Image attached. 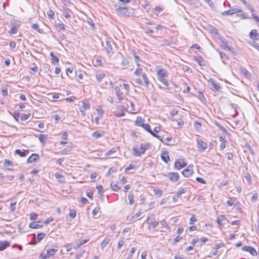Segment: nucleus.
<instances>
[{
  "label": "nucleus",
  "mask_w": 259,
  "mask_h": 259,
  "mask_svg": "<svg viewBox=\"0 0 259 259\" xmlns=\"http://www.w3.org/2000/svg\"><path fill=\"white\" fill-rule=\"evenodd\" d=\"M215 124L219 128L221 131L224 133H227V130L223 126H222L220 123L217 121H215Z\"/></svg>",
  "instance_id": "c756f323"
},
{
  "label": "nucleus",
  "mask_w": 259,
  "mask_h": 259,
  "mask_svg": "<svg viewBox=\"0 0 259 259\" xmlns=\"http://www.w3.org/2000/svg\"><path fill=\"white\" fill-rule=\"evenodd\" d=\"M13 116L15 118V119H16L17 121H18V118L20 117L19 113L18 111H14L13 114Z\"/></svg>",
  "instance_id": "680f3d73"
},
{
  "label": "nucleus",
  "mask_w": 259,
  "mask_h": 259,
  "mask_svg": "<svg viewBox=\"0 0 259 259\" xmlns=\"http://www.w3.org/2000/svg\"><path fill=\"white\" fill-rule=\"evenodd\" d=\"M134 196L133 195H131V194H129L128 196V198L129 199V203L131 205H132L134 202V200H133Z\"/></svg>",
  "instance_id": "4d7b16f0"
},
{
  "label": "nucleus",
  "mask_w": 259,
  "mask_h": 259,
  "mask_svg": "<svg viewBox=\"0 0 259 259\" xmlns=\"http://www.w3.org/2000/svg\"><path fill=\"white\" fill-rule=\"evenodd\" d=\"M250 37L255 40L259 39V33L255 29L252 30L250 32Z\"/></svg>",
  "instance_id": "4468645a"
},
{
  "label": "nucleus",
  "mask_w": 259,
  "mask_h": 259,
  "mask_svg": "<svg viewBox=\"0 0 259 259\" xmlns=\"http://www.w3.org/2000/svg\"><path fill=\"white\" fill-rule=\"evenodd\" d=\"M4 164L5 167L9 170L12 169V167L13 165V163L11 161L7 159L5 160Z\"/></svg>",
  "instance_id": "b1692460"
},
{
  "label": "nucleus",
  "mask_w": 259,
  "mask_h": 259,
  "mask_svg": "<svg viewBox=\"0 0 259 259\" xmlns=\"http://www.w3.org/2000/svg\"><path fill=\"white\" fill-rule=\"evenodd\" d=\"M240 71L241 73L246 77H248L250 75V74L248 72V71L245 68H240Z\"/></svg>",
  "instance_id": "72a5a7b5"
},
{
  "label": "nucleus",
  "mask_w": 259,
  "mask_h": 259,
  "mask_svg": "<svg viewBox=\"0 0 259 259\" xmlns=\"http://www.w3.org/2000/svg\"><path fill=\"white\" fill-rule=\"evenodd\" d=\"M100 210V207L99 206L96 207L92 212V214L94 217H96L97 213Z\"/></svg>",
  "instance_id": "bf43d9fd"
},
{
  "label": "nucleus",
  "mask_w": 259,
  "mask_h": 259,
  "mask_svg": "<svg viewBox=\"0 0 259 259\" xmlns=\"http://www.w3.org/2000/svg\"><path fill=\"white\" fill-rule=\"evenodd\" d=\"M31 116L30 113H28L27 114H23L21 116V120L22 121H25L28 119V118Z\"/></svg>",
  "instance_id": "3c124183"
},
{
  "label": "nucleus",
  "mask_w": 259,
  "mask_h": 259,
  "mask_svg": "<svg viewBox=\"0 0 259 259\" xmlns=\"http://www.w3.org/2000/svg\"><path fill=\"white\" fill-rule=\"evenodd\" d=\"M55 26H56V28L57 29L59 30H64L65 29L64 25L63 24H62V23L56 24Z\"/></svg>",
  "instance_id": "a19ab883"
},
{
  "label": "nucleus",
  "mask_w": 259,
  "mask_h": 259,
  "mask_svg": "<svg viewBox=\"0 0 259 259\" xmlns=\"http://www.w3.org/2000/svg\"><path fill=\"white\" fill-rule=\"evenodd\" d=\"M226 217L224 215H220L217 219V222L220 225V227H223L224 226V224H223L222 222L226 220Z\"/></svg>",
  "instance_id": "4be33fe9"
},
{
  "label": "nucleus",
  "mask_w": 259,
  "mask_h": 259,
  "mask_svg": "<svg viewBox=\"0 0 259 259\" xmlns=\"http://www.w3.org/2000/svg\"><path fill=\"white\" fill-rule=\"evenodd\" d=\"M106 50L107 52L109 54L113 53V48L112 46V42L109 40H107L106 41V47H105Z\"/></svg>",
  "instance_id": "ddd939ff"
},
{
  "label": "nucleus",
  "mask_w": 259,
  "mask_h": 259,
  "mask_svg": "<svg viewBox=\"0 0 259 259\" xmlns=\"http://www.w3.org/2000/svg\"><path fill=\"white\" fill-rule=\"evenodd\" d=\"M70 151H71V149L69 148H65V149H64L62 150H61L60 151V153L61 154L63 155V154H66L68 152H70Z\"/></svg>",
  "instance_id": "e2e57ef3"
},
{
  "label": "nucleus",
  "mask_w": 259,
  "mask_h": 259,
  "mask_svg": "<svg viewBox=\"0 0 259 259\" xmlns=\"http://www.w3.org/2000/svg\"><path fill=\"white\" fill-rule=\"evenodd\" d=\"M196 180L197 182L201 184H205L206 183V181L202 178L197 177Z\"/></svg>",
  "instance_id": "052dcab7"
},
{
  "label": "nucleus",
  "mask_w": 259,
  "mask_h": 259,
  "mask_svg": "<svg viewBox=\"0 0 259 259\" xmlns=\"http://www.w3.org/2000/svg\"><path fill=\"white\" fill-rule=\"evenodd\" d=\"M51 63L52 64L56 65L59 62V58L55 56L53 52L51 53Z\"/></svg>",
  "instance_id": "aec40b11"
},
{
  "label": "nucleus",
  "mask_w": 259,
  "mask_h": 259,
  "mask_svg": "<svg viewBox=\"0 0 259 259\" xmlns=\"http://www.w3.org/2000/svg\"><path fill=\"white\" fill-rule=\"evenodd\" d=\"M193 165H189L186 169L182 171V175L186 178H188L193 174Z\"/></svg>",
  "instance_id": "20e7f679"
},
{
  "label": "nucleus",
  "mask_w": 259,
  "mask_h": 259,
  "mask_svg": "<svg viewBox=\"0 0 259 259\" xmlns=\"http://www.w3.org/2000/svg\"><path fill=\"white\" fill-rule=\"evenodd\" d=\"M16 204V202H14V203H13V202L11 203L10 206L9 207V209L11 211L13 212L15 210Z\"/></svg>",
  "instance_id": "a18cd8bd"
},
{
  "label": "nucleus",
  "mask_w": 259,
  "mask_h": 259,
  "mask_svg": "<svg viewBox=\"0 0 259 259\" xmlns=\"http://www.w3.org/2000/svg\"><path fill=\"white\" fill-rule=\"evenodd\" d=\"M117 12L119 14L122 15H128L130 14L126 8L119 7L117 9Z\"/></svg>",
  "instance_id": "2eb2a0df"
},
{
  "label": "nucleus",
  "mask_w": 259,
  "mask_h": 259,
  "mask_svg": "<svg viewBox=\"0 0 259 259\" xmlns=\"http://www.w3.org/2000/svg\"><path fill=\"white\" fill-rule=\"evenodd\" d=\"M29 153L28 150H24L21 151L19 149H17L15 151V154L20 155L21 157H25Z\"/></svg>",
  "instance_id": "dca6fc26"
},
{
  "label": "nucleus",
  "mask_w": 259,
  "mask_h": 259,
  "mask_svg": "<svg viewBox=\"0 0 259 259\" xmlns=\"http://www.w3.org/2000/svg\"><path fill=\"white\" fill-rule=\"evenodd\" d=\"M186 192V189L185 188H183L180 190H179L177 192V197H179L183 193H185Z\"/></svg>",
  "instance_id": "5fc2aeb1"
},
{
  "label": "nucleus",
  "mask_w": 259,
  "mask_h": 259,
  "mask_svg": "<svg viewBox=\"0 0 259 259\" xmlns=\"http://www.w3.org/2000/svg\"><path fill=\"white\" fill-rule=\"evenodd\" d=\"M161 159L166 163H168L170 161L169 157L167 152H164L161 154Z\"/></svg>",
  "instance_id": "6ab92c4d"
},
{
  "label": "nucleus",
  "mask_w": 259,
  "mask_h": 259,
  "mask_svg": "<svg viewBox=\"0 0 259 259\" xmlns=\"http://www.w3.org/2000/svg\"><path fill=\"white\" fill-rule=\"evenodd\" d=\"M88 240H77V242L76 243V247L75 248H79L81 245L85 244Z\"/></svg>",
  "instance_id": "2f4dec72"
},
{
  "label": "nucleus",
  "mask_w": 259,
  "mask_h": 259,
  "mask_svg": "<svg viewBox=\"0 0 259 259\" xmlns=\"http://www.w3.org/2000/svg\"><path fill=\"white\" fill-rule=\"evenodd\" d=\"M37 217H38L37 214H36L35 213H34V212H32L30 214V219L31 220H36L37 218Z\"/></svg>",
  "instance_id": "8fccbe9b"
},
{
  "label": "nucleus",
  "mask_w": 259,
  "mask_h": 259,
  "mask_svg": "<svg viewBox=\"0 0 259 259\" xmlns=\"http://www.w3.org/2000/svg\"><path fill=\"white\" fill-rule=\"evenodd\" d=\"M142 77V78L144 81V83H145V86L148 88L149 87V79L147 76V75L146 74V73H143V74H142L141 75Z\"/></svg>",
  "instance_id": "393cba45"
},
{
  "label": "nucleus",
  "mask_w": 259,
  "mask_h": 259,
  "mask_svg": "<svg viewBox=\"0 0 259 259\" xmlns=\"http://www.w3.org/2000/svg\"><path fill=\"white\" fill-rule=\"evenodd\" d=\"M245 6H246V7L247 8V9L248 10H249L252 13L254 11V9L253 8V7L250 5L248 3H247V2L245 1V0H240Z\"/></svg>",
  "instance_id": "cd10ccee"
},
{
  "label": "nucleus",
  "mask_w": 259,
  "mask_h": 259,
  "mask_svg": "<svg viewBox=\"0 0 259 259\" xmlns=\"http://www.w3.org/2000/svg\"><path fill=\"white\" fill-rule=\"evenodd\" d=\"M46 234L43 233H39L37 235V239L38 242H40L45 236Z\"/></svg>",
  "instance_id": "ea45409f"
},
{
  "label": "nucleus",
  "mask_w": 259,
  "mask_h": 259,
  "mask_svg": "<svg viewBox=\"0 0 259 259\" xmlns=\"http://www.w3.org/2000/svg\"><path fill=\"white\" fill-rule=\"evenodd\" d=\"M151 135H152L154 137L156 138L157 139L159 140L163 143L165 144L164 142H163V141L162 140V139L160 136H159V135L156 134L154 132H153Z\"/></svg>",
  "instance_id": "603ef678"
},
{
  "label": "nucleus",
  "mask_w": 259,
  "mask_h": 259,
  "mask_svg": "<svg viewBox=\"0 0 259 259\" xmlns=\"http://www.w3.org/2000/svg\"><path fill=\"white\" fill-rule=\"evenodd\" d=\"M63 15L64 17H65L67 19H69L71 17L70 14L66 11L63 12Z\"/></svg>",
  "instance_id": "774afa93"
},
{
  "label": "nucleus",
  "mask_w": 259,
  "mask_h": 259,
  "mask_svg": "<svg viewBox=\"0 0 259 259\" xmlns=\"http://www.w3.org/2000/svg\"><path fill=\"white\" fill-rule=\"evenodd\" d=\"M149 147V144H141L140 148L137 146H134L133 148V155L136 156H140L144 154L145 151Z\"/></svg>",
  "instance_id": "f257e3e1"
},
{
  "label": "nucleus",
  "mask_w": 259,
  "mask_h": 259,
  "mask_svg": "<svg viewBox=\"0 0 259 259\" xmlns=\"http://www.w3.org/2000/svg\"><path fill=\"white\" fill-rule=\"evenodd\" d=\"M175 167L178 169H180L185 167L187 163L183 160H177L175 162Z\"/></svg>",
  "instance_id": "9d476101"
},
{
  "label": "nucleus",
  "mask_w": 259,
  "mask_h": 259,
  "mask_svg": "<svg viewBox=\"0 0 259 259\" xmlns=\"http://www.w3.org/2000/svg\"><path fill=\"white\" fill-rule=\"evenodd\" d=\"M10 246V243L7 241H0V251H3Z\"/></svg>",
  "instance_id": "f3484780"
},
{
  "label": "nucleus",
  "mask_w": 259,
  "mask_h": 259,
  "mask_svg": "<svg viewBox=\"0 0 259 259\" xmlns=\"http://www.w3.org/2000/svg\"><path fill=\"white\" fill-rule=\"evenodd\" d=\"M56 248L49 249L47 250V252L48 253L47 255H48L49 257L55 255L56 252L58 251V248L57 247H56Z\"/></svg>",
  "instance_id": "a211bd4d"
},
{
  "label": "nucleus",
  "mask_w": 259,
  "mask_h": 259,
  "mask_svg": "<svg viewBox=\"0 0 259 259\" xmlns=\"http://www.w3.org/2000/svg\"><path fill=\"white\" fill-rule=\"evenodd\" d=\"M117 150V148L116 147H114L113 148H112L111 149H110V150H109L106 154V155L107 156H110L112 154L116 152Z\"/></svg>",
  "instance_id": "f704fd0d"
},
{
  "label": "nucleus",
  "mask_w": 259,
  "mask_h": 259,
  "mask_svg": "<svg viewBox=\"0 0 259 259\" xmlns=\"http://www.w3.org/2000/svg\"><path fill=\"white\" fill-rule=\"evenodd\" d=\"M227 143V141H223V142L221 143L220 146L221 150H223L225 148V147H226Z\"/></svg>",
  "instance_id": "864d4df0"
},
{
  "label": "nucleus",
  "mask_w": 259,
  "mask_h": 259,
  "mask_svg": "<svg viewBox=\"0 0 259 259\" xmlns=\"http://www.w3.org/2000/svg\"><path fill=\"white\" fill-rule=\"evenodd\" d=\"M55 177L59 180L60 182H64L65 181V178L60 175L59 173L55 174Z\"/></svg>",
  "instance_id": "7c9ffc66"
},
{
  "label": "nucleus",
  "mask_w": 259,
  "mask_h": 259,
  "mask_svg": "<svg viewBox=\"0 0 259 259\" xmlns=\"http://www.w3.org/2000/svg\"><path fill=\"white\" fill-rule=\"evenodd\" d=\"M237 13H242V11L238 8H234L228 11H224L222 13V15L224 16L232 15Z\"/></svg>",
  "instance_id": "423d86ee"
},
{
  "label": "nucleus",
  "mask_w": 259,
  "mask_h": 259,
  "mask_svg": "<svg viewBox=\"0 0 259 259\" xmlns=\"http://www.w3.org/2000/svg\"><path fill=\"white\" fill-rule=\"evenodd\" d=\"M82 106L79 107V110L81 113L82 115L85 116V111L89 109L90 107V104L89 102L86 101H83L81 102Z\"/></svg>",
  "instance_id": "39448f33"
},
{
  "label": "nucleus",
  "mask_w": 259,
  "mask_h": 259,
  "mask_svg": "<svg viewBox=\"0 0 259 259\" xmlns=\"http://www.w3.org/2000/svg\"><path fill=\"white\" fill-rule=\"evenodd\" d=\"M142 69L140 68H137L135 71H134V74L136 75H142L143 73L142 72Z\"/></svg>",
  "instance_id": "79ce46f5"
},
{
  "label": "nucleus",
  "mask_w": 259,
  "mask_h": 259,
  "mask_svg": "<svg viewBox=\"0 0 259 259\" xmlns=\"http://www.w3.org/2000/svg\"><path fill=\"white\" fill-rule=\"evenodd\" d=\"M42 222L41 221H38L37 222H32L31 223L29 226L30 228L32 229H37L39 228L42 227L43 225L42 224Z\"/></svg>",
  "instance_id": "f8f14e48"
},
{
  "label": "nucleus",
  "mask_w": 259,
  "mask_h": 259,
  "mask_svg": "<svg viewBox=\"0 0 259 259\" xmlns=\"http://www.w3.org/2000/svg\"><path fill=\"white\" fill-rule=\"evenodd\" d=\"M110 237H106L101 243V248L103 249L110 242Z\"/></svg>",
  "instance_id": "412c9836"
},
{
  "label": "nucleus",
  "mask_w": 259,
  "mask_h": 259,
  "mask_svg": "<svg viewBox=\"0 0 259 259\" xmlns=\"http://www.w3.org/2000/svg\"><path fill=\"white\" fill-rule=\"evenodd\" d=\"M182 238V237H180L179 236H177L173 240V244H176L177 243H178V242H179L181 239Z\"/></svg>",
  "instance_id": "0e129e2a"
},
{
  "label": "nucleus",
  "mask_w": 259,
  "mask_h": 259,
  "mask_svg": "<svg viewBox=\"0 0 259 259\" xmlns=\"http://www.w3.org/2000/svg\"><path fill=\"white\" fill-rule=\"evenodd\" d=\"M111 187L112 190L114 191H117L119 188L118 187L116 183H115L114 182L111 183Z\"/></svg>",
  "instance_id": "e433bc0d"
},
{
  "label": "nucleus",
  "mask_w": 259,
  "mask_h": 259,
  "mask_svg": "<svg viewBox=\"0 0 259 259\" xmlns=\"http://www.w3.org/2000/svg\"><path fill=\"white\" fill-rule=\"evenodd\" d=\"M39 159V155L37 154H32L28 159L27 162L31 163L36 161Z\"/></svg>",
  "instance_id": "9b49d317"
},
{
  "label": "nucleus",
  "mask_w": 259,
  "mask_h": 259,
  "mask_svg": "<svg viewBox=\"0 0 259 259\" xmlns=\"http://www.w3.org/2000/svg\"><path fill=\"white\" fill-rule=\"evenodd\" d=\"M96 188L98 190V194H100L101 195V196H102L103 194L102 193V192L103 188H102V185H97Z\"/></svg>",
  "instance_id": "49530a36"
},
{
  "label": "nucleus",
  "mask_w": 259,
  "mask_h": 259,
  "mask_svg": "<svg viewBox=\"0 0 259 259\" xmlns=\"http://www.w3.org/2000/svg\"><path fill=\"white\" fill-rule=\"evenodd\" d=\"M48 255V253H47L46 254L45 253H41L39 255V257H41V259H47V258L49 257V256Z\"/></svg>",
  "instance_id": "69168bd1"
},
{
  "label": "nucleus",
  "mask_w": 259,
  "mask_h": 259,
  "mask_svg": "<svg viewBox=\"0 0 259 259\" xmlns=\"http://www.w3.org/2000/svg\"><path fill=\"white\" fill-rule=\"evenodd\" d=\"M166 77H162L158 78L159 80L164 85H165L166 87H168V83L167 80L165 79Z\"/></svg>",
  "instance_id": "4c0bfd02"
},
{
  "label": "nucleus",
  "mask_w": 259,
  "mask_h": 259,
  "mask_svg": "<svg viewBox=\"0 0 259 259\" xmlns=\"http://www.w3.org/2000/svg\"><path fill=\"white\" fill-rule=\"evenodd\" d=\"M87 196L90 199H93V192L90 190L88 189L87 191Z\"/></svg>",
  "instance_id": "c03bdc74"
},
{
  "label": "nucleus",
  "mask_w": 259,
  "mask_h": 259,
  "mask_svg": "<svg viewBox=\"0 0 259 259\" xmlns=\"http://www.w3.org/2000/svg\"><path fill=\"white\" fill-rule=\"evenodd\" d=\"M39 141L43 144L46 143V140L48 138V135L45 134H40L38 136Z\"/></svg>",
  "instance_id": "bb28decb"
},
{
  "label": "nucleus",
  "mask_w": 259,
  "mask_h": 259,
  "mask_svg": "<svg viewBox=\"0 0 259 259\" xmlns=\"http://www.w3.org/2000/svg\"><path fill=\"white\" fill-rule=\"evenodd\" d=\"M31 27L36 30L38 33H42L44 32V30L42 29H40L37 24H33L31 25Z\"/></svg>",
  "instance_id": "a878e982"
},
{
  "label": "nucleus",
  "mask_w": 259,
  "mask_h": 259,
  "mask_svg": "<svg viewBox=\"0 0 259 259\" xmlns=\"http://www.w3.org/2000/svg\"><path fill=\"white\" fill-rule=\"evenodd\" d=\"M17 32V29L15 26L12 27V28L10 30L9 33L10 34H16Z\"/></svg>",
  "instance_id": "13d9d810"
},
{
  "label": "nucleus",
  "mask_w": 259,
  "mask_h": 259,
  "mask_svg": "<svg viewBox=\"0 0 259 259\" xmlns=\"http://www.w3.org/2000/svg\"><path fill=\"white\" fill-rule=\"evenodd\" d=\"M105 74L103 72H98L96 74V77L98 82H100L105 77Z\"/></svg>",
  "instance_id": "5701e85b"
},
{
  "label": "nucleus",
  "mask_w": 259,
  "mask_h": 259,
  "mask_svg": "<svg viewBox=\"0 0 259 259\" xmlns=\"http://www.w3.org/2000/svg\"><path fill=\"white\" fill-rule=\"evenodd\" d=\"M129 64V63H128V61L125 59H123L121 62V65H122L123 67H124V68H126L128 66Z\"/></svg>",
  "instance_id": "09e8293b"
},
{
  "label": "nucleus",
  "mask_w": 259,
  "mask_h": 259,
  "mask_svg": "<svg viewBox=\"0 0 259 259\" xmlns=\"http://www.w3.org/2000/svg\"><path fill=\"white\" fill-rule=\"evenodd\" d=\"M144 119L140 117H138L136 121L137 125L142 126L145 123H144Z\"/></svg>",
  "instance_id": "c85d7f7f"
},
{
  "label": "nucleus",
  "mask_w": 259,
  "mask_h": 259,
  "mask_svg": "<svg viewBox=\"0 0 259 259\" xmlns=\"http://www.w3.org/2000/svg\"><path fill=\"white\" fill-rule=\"evenodd\" d=\"M115 93L118 99L119 102H120L124 99V97L123 96V93L120 92V90L119 87H116L114 88Z\"/></svg>",
  "instance_id": "1a4fd4ad"
},
{
  "label": "nucleus",
  "mask_w": 259,
  "mask_h": 259,
  "mask_svg": "<svg viewBox=\"0 0 259 259\" xmlns=\"http://www.w3.org/2000/svg\"><path fill=\"white\" fill-rule=\"evenodd\" d=\"M141 214V212H139L136 213L132 218L133 221H135L139 217H140Z\"/></svg>",
  "instance_id": "338daca9"
},
{
  "label": "nucleus",
  "mask_w": 259,
  "mask_h": 259,
  "mask_svg": "<svg viewBox=\"0 0 259 259\" xmlns=\"http://www.w3.org/2000/svg\"><path fill=\"white\" fill-rule=\"evenodd\" d=\"M196 141L197 146L199 151L203 152L207 149L208 145L206 142L203 141L200 138H197Z\"/></svg>",
  "instance_id": "f03ea898"
},
{
  "label": "nucleus",
  "mask_w": 259,
  "mask_h": 259,
  "mask_svg": "<svg viewBox=\"0 0 259 259\" xmlns=\"http://www.w3.org/2000/svg\"><path fill=\"white\" fill-rule=\"evenodd\" d=\"M76 215V211L74 210H71L69 213V217L71 219H74Z\"/></svg>",
  "instance_id": "de8ad7c7"
},
{
  "label": "nucleus",
  "mask_w": 259,
  "mask_h": 259,
  "mask_svg": "<svg viewBox=\"0 0 259 259\" xmlns=\"http://www.w3.org/2000/svg\"><path fill=\"white\" fill-rule=\"evenodd\" d=\"M157 78H162L167 77V71L165 69L160 68L157 71Z\"/></svg>",
  "instance_id": "6e6552de"
},
{
  "label": "nucleus",
  "mask_w": 259,
  "mask_h": 259,
  "mask_svg": "<svg viewBox=\"0 0 259 259\" xmlns=\"http://www.w3.org/2000/svg\"><path fill=\"white\" fill-rule=\"evenodd\" d=\"M92 136L93 137L98 139L102 137V135L98 131L95 132L93 133H92Z\"/></svg>",
  "instance_id": "58836bf2"
},
{
  "label": "nucleus",
  "mask_w": 259,
  "mask_h": 259,
  "mask_svg": "<svg viewBox=\"0 0 259 259\" xmlns=\"http://www.w3.org/2000/svg\"><path fill=\"white\" fill-rule=\"evenodd\" d=\"M242 250L249 252L253 256L257 255V252L256 250L252 247L249 246H244L242 248Z\"/></svg>",
  "instance_id": "0eeeda50"
},
{
  "label": "nucleus",
  "mask_w": 259,
  "mask_h": 259,
  "mask_svg": "<svg viewBox=\"0 0 259 259\" xmlns=\"http://www.w3.org/2000/svg\"><path fill=\"white\" fill-rule=\"evenodd\" d=\"M258 194L257 193H255L253 194L251 198V200L252 202H254L256 201V200H257V198H258Z\"/></svg>",
  "instance_id": "6e6d98bb"
},
{
  "label": "nucleus",
  "mask_w": 259,
  "mask_h": 259,
  "mask_svg": "<svg viewBox=\"0 0 259 259\" xmlns=\"http://www.w3.org/2000/svg\"><path fill=\"white\" fill-rule=\"evenodd\" d=\"M165 177H168L171 181L176 182L179 180V175L177 172H169L167 174H163Z\"/></svg>",
  "instance_id": "7ed1b4c3"
},
{
  "label": "nucleus",
  "mask_w": 259,
  "mask_h": 259,
  "mask_svg": "<svg viewBox=\"0 0 259 259\" xmlns=\"http://www.w3.org/2000/svg\"><path fill=\"white\" fill-rule=\"evenodd\" d=\"M124 243V241L123 238H121L118 242L117 248L120 249Z\"/></svg>",
  "instance_id": "37998d69"
},
{
  "label": "nucleus",
  "mask_w": 259,
  "mask_h": 259,
  "mask_svg": "<svg viewBox=\"0 0 259 259\" xmlns=\"http://www.w3.org/2000/svg\"><path fill=\"white\" fill-rule=\"evenodd\" d=\"M153 192L154 195H157L159 197L161 196L162 195V191L161 190L159 189H155L153 190Z\"/></svg>",
  "instance_id": "c9c22d12"
},
{
  "label": "nucleus",
  "mask_w": 259,
  "mask_h": 259,
  "mask_svg": "<svg viewBox=\"0 0 259 259\" xmlns=\"http://www.w3.org/2000/svg\"><path fill=\"white\" fill-rule=\"evenodd\" d=\"M142 127L148 133L151 134L153 132L151 130L150 126L149 124L146 123L143 125Z\"/></svg>",
  "instance_id": "473e14b6"
}]
</instances>
